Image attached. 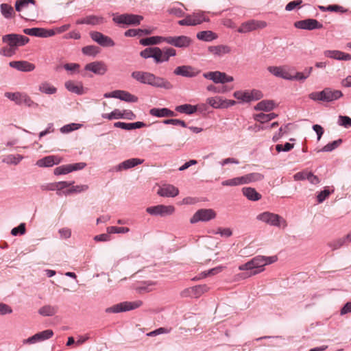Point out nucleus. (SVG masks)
<instances>
[{"label":"nucleus","instance_id":"1","mask_svg":"<svg viewBox=\"0 0 351 351\" xmlns=\"http://www.w3.org/2000/svg\"><path fill=\"white\" fill-rule=\"evenodd\" d=\"M131 76L141 84H148L156 88H162L167 90L173 88V85L168 80L149 72L134 71L132 73Z\"/></svg>","mask_w":351,"mask_h":351},{"label":"nucleus","instance_id":"2","mask_svg":"<svg viewBox=\"0 0 351 351\" xmlns=\"http://www.w3.org/2000/svg\"><path fill=\"white\" fill-rule=\"evenodd\" d=\"M343 97L341 90L325 88L322 91L312 92L308 95L309 99L315 101L332 102Z\"/></svg>","mask_w":351,"mask_h":351},{"label":"nucleus","instance_id":"3","mask_svg":"<svg viewBox=\"0 0 351 351\" xmlns=\"http://www.w3.org/2000/svg\"><path fill=\"white\" fill-rule=\"evenodd\" d=\"M256 219L265 223L270 226L277 227L278 228L285 229L287 227V222L282 216L271 213L269 211H265L256 215Z\"/></svg>","mask_w":351,"mask_h":351},{"label":"nucleus","instance_id":"4","mask_svg":"<svg viewBox=\"0 0 351 351\" xmlns=\"http://www.w3.org/2000/svg\"><path fill=\"white\" fill-rule=\"evenodd\" d=\"M266 262L263 256H257L239 267L240 271L251 270L250 276L258 274L264 270Z\"/></svg>","mask_w":351,"mask_h":351},{"label":"nucleus","instance_id":"5","mask_svg":"<svg viewBox=\"0 0 351 351\" xmlns=\"http://www.w3.org/2000/svg\"><path fill=\"white\" fill-rule=\"evenodd\" d=\"M204 11L193 12L191 14H186L184 19L178 21L181 26H196L203 22H208L209 19L206 16Z\"/></svg>","mask_w":351,"mask_h":351},{"label":"nucleus","instance_id":"6","mask_svg":"<svg viewBox=\"0 0 351 351\" xmlns=\"http://www.w3.org/2000/svg\"><path fill=\"white\" fill-rule=\"evenodd\" d=\"M233 96L239 100V103H250L261 99L263 97V94L258 90L253 89L235 91Z\"/></svg>","mask_w":351,"mask_h":351},{"label":"nucleus","instance_id":"7","mask_svg":"<svg viewBox=\"0 0 351 351\" xmlns=\"http://www.w3.org/2000/svg\"><path fill=\"white\" fill-rule=\"evenodd\" d=\"M29 41L28 37L17 34H8L2 36V42L13 48L15 51L19 47L25 45Z\"/></svg>","mask_w":351,"mask_h":351},{"label":"nucleus","instance_id":"8","mask_svg":"<svg viewBox=\"0 0 351 351\" xmlns=\"http://www.w3.org/2000/svg\"><path fill=\"white\" fill-rule=\"evenodd\" d=\"M143 304L141 300H136L133 302H123L106 309L107 313H119L122 312H126L136 308H139Z\"/></svg>","mask_w":351,"mask_h":351},{"label":"nucleus","instance_id":"9","mask_svg":"<svg viewBox=\"0 0 351 351\" xmlns=\"http://www.w3.org/2000/svg\"><path fill=\"white\" fill-rule=\"evenodd\" d=\"M216 213L211 208H202L195 213L190 219L191 223H196L199 221H208L216 217Z\"/></svg>","mask_w":351,"mask_h":351},{"label":"nucleus","instance_id":"10","mask_svg":"<svg viewBox=\"0 0 351 351\" xmlns=\"http://www.w3.org/2000/svg\"><path fill=\"white\" fill-rule=\"evenodd\" d=\"M203 77L213 81L215 84H226L234 80L232 76L228 75L226 73L221 71H209L203 73Z\"/></svg>","mask_w":351,"mask_h":351},{"label":"nucleus","instance_id":"11","mask_svg":"<svg viewBox=\"0 0 351 351\" xmlns=\"http://www.w3.org/2000/svg\"><path fill=\"white\" fill-rule=\"evenodd\" d=\"M143 16L141 15L123 14L113 18V21L118 24H125L128 25H138L143 21Z\"/></svg>","mask_w":351,"mask_h":351},{"label":"nucleus","instance_id":"12","mask_svg":"<svg viewBox=\"0 0 351 351\" xmlns=\"http://www.w3.org/2000/svg\"><path fill=\"white\" fill-rule=\"evenodd\" d=\"M104 96L105 98H117L129 103L138 101V97L136 96L125 90H116L110 93H106Z\"/></svg>","mask_w":351,"mask_h":351},{"label":"nucleus","instance_id":"13","mask_svg":"<svg viewBox=\"0 0 351 351\" xmlns=\"http://www.w3.org/2000/svg\"><path fill=\"white\" fill-rule=\"evenodd\" d=\"M175 211V208L173 206H165L162 204L157 205L155 206H150L146 208V212L151 215L154 216H168L172 215Z\"/></svg>","mask_w":351,"mask_h":351},{"label":"nucleus","instance_id":"14","mask_svg":"<svg viewBox=\"0 0 351 351\" xmlns=\"http://www.w3.org/2000/svg\"><path fill=\"white\" fill-rule=\"evenodd\" d=\"M167 43L178 48H186L191 45L192 39L187 36H167Z\"/></svg>","mask_w":351,"mask_h":351},{"label":"nucleus","instance_id":"15","mask_svg":"<svg viewBox=\"0 0 351 351\" xmlns=\"http://www.w3.org/2000/svg\"><path fill=\"white\" fill-rule=\"evenodd\" d=\"M53 335V332L51 329H47L45 330H43L42 332H39L38 333H36L33 336L23 339V344H34L38 342L43 341L47 339H49L51 338Z\"/></svg>","mask_w":351,"mask_h":351},{"label":"nucleus","instance_id":"16","mask_svg":"<svg viewBox=\"0 0 351 351\" xmlns=\"http://www.w3.org/2000/svg\"><path fill=\"white\" fill-rule=\"evenodd\" d=\"M294 26L298 29L313 30L316 29H321L323 27L322 23L318 21L313 19H308L305 20H301L296 21L294 23Z\"/></svg>","mask_w":351,"mask_h":351},{"label":"nucleus","instance_id":"17","mask_svg":"<svg viewBox=\"0 0 351 351\" xmlns=\"http://www.w3.org/2000/svg\"><path fill=\"white\" fill-rule=\"evenodd\" d=\"M84 69L95 75H103L107 72L108 66L102 61H95L86 64Z\"/></svg>","mask_w":351,"mask_h":351},{"label":"nucleus","instance_id":"18","mask_svg":"<svg viewBox=\"0 0 351 351\" xmlns=\"http://www.w3.org/2000/svg\"><path fill=\"white\" fill-rule=\"evenodd\" d=\"M14 6L15 10L18 12L27 10L33 12H36L37 11L35 0H16Z\"/></svg>","mask_w":351,"mask_h":351},{"label":"nucleus","instance_id":"19","mask_svg":"<svg viewBox=\"0 0 351 351\" xmlns=\"http://www.w3.org/2000/svg\"><path fill=\"white\" fill-rule=\"evenodd\" d=\"M144 160L140 158H130L124 160L119 165L112 167V171H121L123 170H127L134 167L141 165L143 162Z\"/></svg>","mask_w":351,"mask_h":351},{"label":"nucleus","instance_id":"20","mask_svg":"<svg viewBox=\"0 0 351 351\" xmlns=\"http://www.w3.org/2000/svg\"><path fill=\"white\" fill-rule=\"evenodd\" d=\"M157 194L161 197H174L179 194V190L172 184H165L159 187Z\"/></svg>","mask_w":351,"mask_h":351},{"label":"nucleus","instance_id":"21","mask_svg":"<svg viewBox=\"0 0 351 351\" xmlns=\"http://www.w3.org/2000/svg\"><path fill=\"white\" fill-rule=\"evenodd\" d=\"M208 51L215 58H221L231 52V48L226 45H213L208 47Z\"/></svg>","mask_w":351,"mask_h":351},{"label":"nucleus","instance_id":"22","mask_svg":"<svg viewBox=\"0 0 351 351\" xmlns=\"http://www.w3.org/2000/svg\"><path fill=\"white\" fill-rule=\"evenodd\" d=\"M267 71L277 77H280L284 80H289L290 73L288 71L287 66H270L267 67Z\"/></svg>","mask_w":351,"mask_h":351},{"label":"nucleus","instance_id":"23","mask_svg":"<svg viewBox=\"0 0 351 351\" xmlns=\"http://www.w3.org/2000/svg\"><path fill=\"white\" fill-rule=\"evenodd\" d=\"M64 86L69 92L78 95H82L86 93V89L84 88L81 82L68 80L64 83Z\"/></svg>","mask_w":351,"mask_h":351},{"label":"nucleus","instance_id":"24","mask_svg":"<svg viewBox=\"0 0 351 351\" xmlns=\"http://www.w3.org/2000/svg\"><path fill=\"white\" fill-rule=\"evenodd\" d=\"M62 162V158L58 156L51 155L40 158L36 161V165L39 167H51Z\"/></svg>","mask_w":351,"mask_h":351},{"label":"nucleus","instance_id":"25","mask_svg":"<svg viewBox=\"0 0 351 351\" xmlns=\"http://www.w3.org/2000/svg\"><path fill=\"white\" fill-rule=\"evenodd\" d=\"M9 65L10 67L22 72H31L36 68L34 64L26 60L12 61L10 62Z\"/></svg>","mask_w":351,"mask_h":351},{"label":"nucleus","instance_id":"26","mask_svg":"<svg viewBox=\"0 0 351 351\" xmlns=\"http://www.w3.org/2000/svg\"><path fill=\"white\" fill-rule=\"evenodd\" d=\"M173 73L176 75L193 77H195L199 73V71H196L195 69L191 66L183 65L176 67Z\"/></svg>","mask_w":351,"mask_h":351},{"label":"nucleus","instance_id":"27","mask_svg":"<svg viewBox=\"0 0 351 351\" xmlns=\"http://www.w3.org/2000/svg\"><path fill=\"white\" fill-rule=\"evenodd\" d=\"M327 58L335 59L337 60H351V55L339 50H326L324 52Z\"/></svg>","mask_w":351,"mask_h":351},{"label":"nucleus","instance_id":"28","mask_svg":"<svg viewBox=\"0 0 351 351\" xmlns=\"http://www.w3.org/2000/svg\"><path fill=\"white\" fill-rule=\"evenodd\" d=\"M160 53V48L158 47H148L141 51L140 55L145 59L152 58L155 62L159 61L158 56Z\"/></svg>","mask_w":351,"mask_h":351},{"label":"nucleus","instance_id":"29","mask_svg":"<svg viewBox=\"0 0 351 351\" xmlns=\"http://www.w3.org/2000/svg\"><path fill=\"white\" fill-rule=\"evenodd\" d=\"M74 184V181L72 182H66L61 181L58 182H53L47 184L46 186H42V189L43 190L47 191H61L64 189H66L69 186H72Z\"/></svg>","mask_w":351,"mask_h":351},{"label":"nucleus","instance_id":"30","mask_svg":"<svg viewBox=\"0 0 351 351\" xmlns=\"http://www.w3.org/2000/svg\"><path fill=\"white\" fill-rule=\"evenodd\" d=\"M15 11L13 7L8 3H3L0 4V12L5 19L14 18L16 15Z\"/></svg>","mask_w":351,"mask_h":351},{"label":"nucleus","instance_id":"31","mask_svg":"<svg viewBox=\"0 0 351 351\" xmlns=\"http://www.w3.org/2000/svg\"><path fill=\"white\" fill-rule=\"evenodd\" d=\"M162 42L167 43V37H162L159 36H151L145 38H142L139 41L140 44L143 46L158 45Z\"/></svg>","mask_w":351,"mask_h":351},{"label":"nucleus","instance_id":"32","mask_svg":"<svg viewBox=\"0 0 351 351\" xmlns=\"http://www.w3.org/2000/svg\"><path fill=\"white\" fill-rule=\"evenodd\" d=\"M276 105L273 100H262L254 108L255 110L269 112L274 109Z\"/></svg>","mask_w":351,"mask_h":351},{"label":"nucleus","instance_id":"33","mask_svg":"<svg viewBox=\"0 0 351 351\" xmlns=\"http://www.w3.org/2000/svg\"><path fill=\"white\" fill-rule=\"evenodd\" d=\"M176 55V51L171 47L164 48L162 50L160 49V53L158 56L159 61L157 63H162L167 62L170 57H173Z\"/></svg>","mask_w":351,"mask_h":351},{"label":"nucleus","instance_id":"34","mask_svg":"<svg viewBox=\"0 0 351 351\" xmlns=\"http://www.w3.org/2000/svg\"><path fill=\"white\" fill-rule=\"evenodd\" d=\"M154 28L149 29H130L125 32L124 35L127 37H134L136 36L149 35L153 33Z\"/></svg>","mask_w":351,"mask_h":351},{"label":"nucleus","instance_id":"35","mask_svg":"<svg viewBox=\"0 0 351 351\" xmlns=\"http://www.w3.org/2000/svg\"><path fill=\"white\" fill-rule=\"evenodd\" d=\"M243 194L250 201H258L261 199V195L255 189L252 187H244L242 189Z\"/></svg>","mask_w":351,"mask_h":351},{"label":"nucleus","instance_id":"36","mask_svg":"<svg viewBox=\"0 0 351 351\" xmlns=\"http://www.w3.org/2000/svg\"><path fill=\"white\" fill-rule=\"evenodd\" d=\"M149 114L152 116L157 117H173L175 115L174 112L172 110L163 108H154L149 110Z\"/></svg>","mask_w":351,"mask_h":351},{"label":"nucleus","instance_id":"37","mask_svg":"<svg viewBox=\"0 0 351 351\" xmlns=\"http://www.w3.org/2000/svg\"><path fill=\"white\" fill-rule=\"evenodd\" d=\"M196 37L198 40H202L204 42H210L217 38V35L210 31V30H206V31H202L199 32Z\"/></svg>","mask_w":351,"mask_h":351},{"label":"nucleus","instance_id":"38","mask_svg":"<svg viewBox=\"0 0 351 351\" xmlns=\"http://www.w3.org/2000/svg\"><path fill=\"white\" fill-rule=\"evenodd\" d=\"M38 90L40 93L46 95H53L57 92V88L46 81L43 82L39 84Z\"/></svg>","mask_w":351,"mask_h":351},{"label":"nucleus","instance_id":"39","mask_svg":"<svg viewBox=\"0 0 351 351\" xmlns=\"http://www.w3.org/2000/svg\"><path fill=\"white\" fill-rule=\"evenodd\" d=\"M243 184H250L254 182L261 181L264 178V176L260 173H250L242 176Z\"/></svg>","mask_w":351,"mask_h":351},{"label":"nucleus","instance_id":"40","mask_svg":"<svg viewBox=\"0 0 351 351\" xmlns=\"http://www.w3.org/2000/svg\"><path fill=\"white\" fill-rule=\"evenodd\" d=\"M256 29V21L250 20L243 23L238 29L239 33H247Z\"/></svg>","mask_w":351,"mask_h":351},{"label":"nucleus","instance_id":"41","mask_svg":"<svg viewBox=\"0 0 351 351\" xmlns=\"http://www.w3.org/2000/svg\"><path fill=\"white\" fill-rule=\"evenodd\" d=\"M197 110L196 106H193L191 104H183L178 106L176 108V110L180 113H184L186 114H192L195 113Z\"/></svg>","mask_w":351,"mask_h":351},{"label":"nucleus","instance_id":"42","mask_svg":"<svg viewBox=\"0 0 351 351\" xmlns=\"http://www.w3.org/2000/svg\"><path fill=\"white\" fill-rule=\"evenodd\" d=\"M277 117L278 114L274 112H271L269 114L261 112L254 115V119L257 121L264 123L276 118Z\"/></svg>","mask_w":351,"mask_h":351},{"label":"nucleus","instance_id":"43","mask_svg":"<svg viewBox=\"0 0 351 351\" xmlns=\"http://www.w3.org/2000/svg\"><path fill=\"white\" fill-rule=\"evenodd\" d=\"M156 282L153 281H147L142 282L136 288V290L141 293L143 292H150L154 289Z\"/></svg>","mask_w":351,"mask_h":351},{"label":"nucleus","instance_id":"44","mask_svg":"<svg viewBox=\"0 0 351 351\" xmlns=\"http://www.w3.org/2000/svg\"><path fill=\"white\" fill-rule=\"evenodd\" d=\"M23 93L24 92H6L5 93V97L14 101L16 104L21 106V98Z\"/></svg>","mask_w":351,"mask_h":351},{"label":"nucleus","instance_id":"45","mask_svg":"<svg viewBox=\"0 0 351 351\" xmlns=\"http://www.w3.org/2000/svg\"><path fill=\"white\" fill-rule=\"evenodd\" d=\"M24 105L28 108H36L38 107V104L35 102L29 95L26 93H23L21 98V106Z\"/></svg>","mask_w":351,"mask_h":351},{"label":"nucleus","instance_id":"46","mask_svg":"<svg viewBox=\"0 0 351 351\" xmlns=\"http://www.w3.org/2000/svg\"><path fill=\"white\" fill-rule=\"evenodd\" d=\"M82 51L86 56L95 57L100 52V49L95 45H88L84 47Z\"/></svg>","mask_w":351,"mask_h":351},{"label":"nucleus","instance_id":"47","mask_svg":"<svg viewBox=\"0 0 351 351\" xmlns=\"http://www.w3.org/2000/svg\"><path fill=\"white\" fill-rule=\"evenodd\" d=\"M57 312V308L51 305H45L41 307L38 313L43 316H52Z\"/></svg>","mask_w":351,"mask_h":351},{"label":"nucleus","instance_id":"48","mask_svg":"<svg viewBox=\"0 0 351 351\" xmlns=\"http://www.w3.org/2000/svg\"><path fill=\"white\" fill-rule=\"evenodd\" d=\"M209 287L206 285H199L193 287V298H198L204 293L208 291Z\"/></svg>","mask_w":351,"mask_h":351},{"label":"nucleus","instance_id":"49","mask_svg":"<svg viewBox=\"0 0 351 351\" xmlns=\"http://www.w3.org/2000/svg\"><path fill=\"white\" fill-rule=\"evenodd\" d=\"M23 158V157L21 155L17 154V155H13L10 154L5 156L3 159V162L8 164V165H17L19 164L21 160Z\"/></svg>","mask_w":351,"mask_h":351},{"label":"nucleus","instance_id":"50","mask_svg":"<svg viewBox=\"0 0 351 351\" xmlns=\"http://www.w3.org/2000/svg\"><path fill=\"white\" fill-rule=\"evenodd\" d=\"M23 32L25 34H27V35H29L32 36L44 38L43 28H40V27L25 28L23 29Z\"/></svg>","mask_w":351,"mask_h":351},{"label":"nucleus","instance_id":"51","mask_svg":"<svg viewBox=\"0 0 351 351\" xmlns=\"http://www.w3.org/2000/svg\"><path fill=\"white\" fill-rule=\"evenodd\" d=\"M243 178L241 177H236L232 179H228L226 180H223L221 182V185L224 186H236L239 185H243Z\"/></svg>","mask_w":351,"mask_h":351},{"label":"nucleus","instance_id":"52","mask_svg":"<svg viewBox=\"0 0 351 351\" xmlns=\"http://www.w3.org/2000/svg\"><path fill=\"white\" fill-rule=\"evenodd\" d=\"M88 189V186L87 184L76 185V186H73L71 189H69L66 191L64 192V194L66 195H68L71 193H80L86 191Z\"/></svg>","mask_w":351,"mask_h":351},{"label":"nucleus","instance_id":"53","mask_svg":"<svg viewBox=\"0 0 351 351\" xmlns=\"http://www.w3.org/2000/svg\"><path fill=\"white\" fill-rule=\"evenodd\" d=\"M342 143L341 138L328 143L322 148L321 152H330L337 148Z\"/></svg>","mask_w":351,"mask_h":351},{"label":"nucleus","instance_id":"54","mask_svg":"<svg viewBox=\"0 0 351 351\" xmlns=\"http://www.w3.org/2000/svg\"><path fill=\"white\" fill-rule=\"evenodd\" d=\"M101 117L108 120L123 119L122 111L119 109H115L108 114H103Z\"/></svg>","mask_w":351,"mask_h":351},{"label":"nucleus","instance_id":"55","mask_svg":"<svg viewBox=\"0 0 351 351\" xmlns=\"http://www.w3.org/2000/svg\"><path fill=\"white\" fill-rule=\"evenodd\" d=\"M86 22L88 25H99L104 22V19L102 16L89 15L86 16Z\"/></svg>","mask_w":351,"mask_h":351},{"label":"nucleus","instance_id":"56","mask_svg":"<svg viewBox=\"0 0 351 351\" xmlns=\"http://www.w3.org/2000/svg\"><path fill=\"white\" fill-rule=\"evenodd\" d=\"M130 229L127 227L110 226L107 228L108 234H125L128 233Z\"/></svg>","mask_w":351,"mask_h":351},{"label":"nucleus","instance_id":"57","mask_svg":"<svg viewBox=\"0 0 351 351\" xmlns=\"http://www.w3.org/2000/svg\"><path fill=\"white\" fill-rule=\"evenodd\" d=\"M82 125L80 124V123H69V124L62 126L60 128V132L62 133H69V132H71L74 130L80 129L82 127Z\"/></svg>","mask_w":351,"mask_h":351},{"label":"nucleus","instance_id":"58","mask_svg":"<svg viewBox=\"0 0 351 351\" xmlns=\"http://www.w3.org/2000/svg\"><path fill=\"white\" fill-rule=\"evenodd\" d=\"M346 243V239L339 238L336 240L332 241L328 243L329 247L331 248L332 250H336L342 247Z\"/></svg>","mask_w":351,"mask_h":351},{"label":"nucleus","instance_id":"59","mask_svg":"<svg viewBox=\"0 0 351 351\" xmlns=\"http://www.w3.org/2000/svg\"><path fill=\"white\" fill-rule=\"evenodd\" d=\"M206 102L214 108H221V97H208Z\"/></svg>","mask_w":351,"mask_h":351},{"label":"nucleus","instance_id":"60","mask_svg":"<svg viewBox=\"0 0 351 351\" xmlns=\"http://www.w3.org/2000/svg\"><path fill=\"white\" fill-rule=\"evenodd\" d=\"M16 51L13 48L7 45L0 49V55L5 57H12L16 53Z\"/></svg>","mask_w":351,"mask_h":351},{"label":"nucleus","instance_id":"61","mask_svg":"<svg viewBox=\"0 0 351 351\" xmlns=\"http://www.w3.org/2000/svg\"><path fill=\"white\" fill-rule=\"evenodd\" d=\"M294 147L293 144H291L290 143H286L285 145L282 144H278L276 145V149L278 152H289L291 149H292Z\"/></svg>","mask_w":351,"mask_h":351},{"label":"nucleus","instance_id":"62","mask_svg":"<svg viewBox=\"0 0 351 351\" xmlns=\"http://www.w3.org/2000/svg\"><path fill=\"white\" fill-rule=\"evenodd\" d=\"M69 170L68 165L59 166L54 169V174L56 176L65 175L70 173Z\"/></svg>","mask_w":351,"mask_h":351},{"label":"nucleus","instance_id":"63","mask_svg":"<svg viewBox=\"0 0 351 351\" xmlns=\"http://www.w3.org/2000/svg\"><path fill=\"white\" fill-rule=\"evenodd\" d=\"M25 233V224L22 223L19 226L12 228L11 234L13 236H17L19 234H24Z\"/></svg>","mask_w":351,"mask_h":351},{"label":"nucleus","instance_id":"64","mask_svg":"<svg viewBox=\"0 0 351 351\" xmlns=\"http://www.w3.org/2000/svg\"><path fill=\"white\" fill-rule=\"evenodd\" d=\"M339 124L347 128L351 126V118L347 116H339Z\"/></svg>","mask_w":351,"mask_h":351}]
</instances>
